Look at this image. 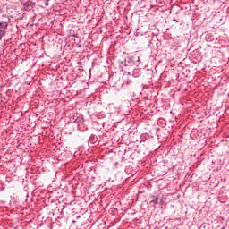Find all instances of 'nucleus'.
Here are the masks:
<instances>
[{
	"label": "nucleus",
	"instance_id": "f257e3e1",
	"mask_svg": "<svg viewBox=\"0 0 229 229\" xmlns=\"http://www.w3.org/2000/svg\"><path fill=\"white\" fill-rule=\"evenodd\" d=\"M137 62H140V57L139 56H132V57H127L125 59L124 65L125 67L131 66V65H140V64Z\"/></svg>",
	"mask_w": 229,
	"mask_h": 229
},
{
	"label": "nucleus",
	"instance_id": "9d476101",
	"mask_svg": "<svg viewBox=\"0 0 229 229\" xmlns=\"http://www.w3.org/2000/svg\"><path fill=\"white\" fill-rule=\"evenodd\" d=\"M174 21H176V20H175V19H174Z\"/></svg>",
	"mask_w": 229,
	"mask_h": 229
},
{
	"label": "nucleus",
	"instance_id": "0eeeda50",
	"mask_svg": "<svg viewBox=\"0 0 229 229\" xmlns=\"http://www.w3.org/2000/svg\"><path fill=\"white\" fill-rule=\"evenodd\" d=\"M45 6H49V0H45Z\"/></svg>",
	"mask_w": 229,
	"mask_h": 229
},
{
	"label": "nucleus",
	"instance_id": "423d86ee",
	"mask_svg": "<svg viewBox=\"0 0 229 229\" xmlns=\"http://www.w3.org/2000/svg\"><path fill=\"white\" fill-rule=\"evenodd\" d=\"M6 35V32H1L0 31V40H3V38Z\"/></svg>",
	"mask_w": 229,
	"mask_h": 229
},
{
	"label": "nucleus",
	"instance_id": "7ed1b4c3",
	"mask_svg": "<svg viewBox=\"0 0 229 229\" xmlns=\"http://www.w3.org/2000/svg\"><path fill=\"white\" fill-rule=\"evenodd\" d=\"M6 30H8V22L0 21V32L6 33Z\"/></svg>",
	"mask_w": 229,
	"mask_h": 229
},
{
	"label": "nucleus",
	"instance_id": "20e7f679",
	"mask_svg": "<svg viewBox=\"0 0 229 229\" xmlns=\"http://www.w3.org/2000/svg\"><path fill=\"white\" fill-rule=\"evenodd\" d=\"M142 74V72H140V70L139 69H135L132 72V75L134 76V78H139V76H140Z\"/></svg>",
	"mask_w": 229,
	"mask_h": 229
},
{
	"label": "nucleus",
	"instance_id": "39448f33",
	"mask_svg": "<svg viewBox=\"0 0 229 229\" xmlns=\"http://www.w3.org/2000/svg\"><path fill=\"white\" fill-rule=\"evenodd\" d=\"M150 203H154V205H158V197L153 196Z\"/></svg>",
	"mask_w": 229,
	"mask_h": 229
},
{
	"label": "nucleus",
	"instance_id": "f03ea898",
	"mask_svg": "<svg viewBox=\"0 0 229 229\" xmlns=\"http://www.w3.org/2000/svg\"><path fill=\"white\" fill-rule=\"evenodd\" d=\"M21 5L23 6V9L26 10L27 12H30V10H33L35 8V2L32 1H27L21 2Z\"/></svg>",
	"mask_w": 229,
	"mask_h": 229
},
{
	"label": "nucleus",
	"instance_id": "1a4fd4ad",
	"mask_svg": "<svg viewBox=\"0 0 229 229\" xmlns=\"http://www.w3.org/2000/svg\"><path fill=\"white\" fill-rule=\"evenodd\" d=\"M72 223V224H74V223H76V221H75V220H73Z\"/></svg>",
	"mask_w": 229,
	"mask_h": 229
},
{
	"label": "nucleus",
	"instance_id": "6e6552de",
	"mask_svg": "<svg viewBox=\"0 0 229 229\" xmlns=\"http://www.w3.org/2000/svg\"><path fill=\"white\" fill-rule=\"evenodd\" d=\"M72 37L77 38V37H78V35H77V34H74V35H72Z\"/></svg>",
	"mask_w": 229,
	"mask_h": 229
}]
</instances>
